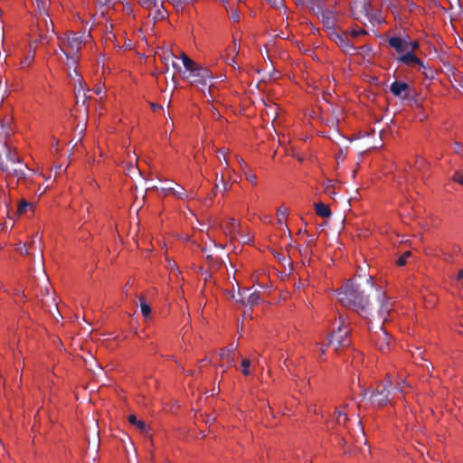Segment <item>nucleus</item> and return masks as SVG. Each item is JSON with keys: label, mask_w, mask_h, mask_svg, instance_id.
<instances>
[{"label": "nucleus", "mask_w": 463, "mask_h": 463, "mask_svg": "<svg viewBox=\"0 0 463 463\" xmlns=\"http://www.w3.org/2000/svg\"><path fill=\"white\" fill-rule=\"evenodd\" d=\"M212 88H213V85H210L209 88H208V92H209L210 97L213 99V96L212 94Z\"/></svg>", "instance_id": "e2e57ef3"}, {"label": "nucleus", "mask_w": 463, "mask_h": 463, "mask_svg": "<svg viewBox=\"0 0 463 463\" xmlns=\"http://www.w3.org/2000/svg\"><path fill=\"white\" fill-rule=\"evenodd\" d=\"M245 177L246 179L250 182L252 184H257V175L255 174H252V173H246L245 174Z\"/></svg>", "instance_id": "473e14b6"}, {"label": "nucleus", "mask_w": 463, "mask_h": 463, "mask_svg": "<svg viewBox=\"0 0 463 463\" xmlns=\"http://www.w3.org/2000/svg\"><path fill=\"white\" fill-rule=\"evenodd\" d=\"M458 279L461 280L463 279V269H460L458 273Z\"/></svg>", "instance_id": "5fc2aeb1"}, {"label": "nucleus", "mask_w": 463, "mask_h": 463, "mask_svg": "<svg viewBox=\"0 0 463 463\" xmlns=\"http://www.w3.org/2000/svg\"><path fill=\"white\" fill-rule=\"evenodd\" d=\"M27 165L22 162L16 149L13 148L6 140L0 138V170L18 178H25Z\"/></svg>", "instance_id": "f03ea898"}, {"label": "nucleus", "mask_w": 463, "mask_h": 463, "mask_svg": "<svg viewBox=\"0 0 463 463\" xmlns=\"http://www.w3.org/2000/svg\"><path fill=\"white\" fill-rule=\"evenodd\" d=\"M11 134L12 128L10 124L8 122H2L0 128V138H2L3 140H6L9 143L8 138L10 137Z\"/></svg>", "instance_id": "6ab92c4d"}, {"label": "nucleus", "mask_w": 463, "mask_h": 463, "mask_svg": "<svg viewBox=\"0 0 463 463\" xmlns=\"http://www.w3.org/2000/svg\"><path fill=\"white\" fill-rule=\"evenodd\" d=\"M277 215H278V220H277L278 224L283 225L287 219V216H288V209L284 208L282 206L279 207L277 209Z\"/></svg>", "instance_id": "4be33fe9"}, {"label": "nucleus", "mask_w": 463, "mask_h": 463, "mask_svg": "<svg viewBox=\"0 0 463 463\" xmlns=\"http://www.w3.org/2000/svg\"><path fill=\"white\" fill-rule=\"evenodd\" d=\"M74 75L80 77V75H79V73H78V71L76 70L73 71V73H70V77L73 78Z\"/></svg>", "instance_id": "bf43d9fd"}, {"label": "nucleus", "mask_w": 463, "mask_h": 463, "mask_svg": "<svg viewBox=\"0 0 463 463\" xmlns=\"http://www.w3.org/2000/svg\"><path fill=\"white\" fill-rule=\"evenodd\" d=\"M367 394V391L365 389L363 390V396L365 397V395Z\"/></svg>", "instance_id": "774afa93"}, {"label": "nucleus", "mask_w": 463, "mask_h": 463, "mask_svg": "<svg viewBox=\"0 0 463 463\" xmlns=\"http://www.w3.org/2000/svg\"><path fill=\"white\" fill-rule=\"evenodd\" d=\"M94 92L99 95L102 92V89L100 87H98L94 90Z\"/></svg>", "instance_id": "6e6d98bb"}, {"label": "nucleus", "mask_w": 463, "mask_h": 463, "mask_svg": "<svg viewBox=\"0 0 463 463\" xmlns=\"http://www.w3.org/2000/svg\"><path fill=\"white\" fill-rule=\"evenodd\" d=\"M79 85L78 86H75L74 90H75V96H76V103L79 104L80 103V95L82 93V100H81V103L83 106L86 105V102H87V99L90 98V96H88L85 92V83L82 81V79L80 77L79 78Z\"/></svg>", "instance_id": "2eb2a0df"}, {"label": "nucleus", "mask_w": 463, "mask_h": 463, "mask_svg": "<svg viewBox=\"0 0 463 463\" xmlns=\"http://www.w3.org/2000/svg\"><path fill=\"white\" fill-rule=\"evenodd\" d=\"M392 391V383L391 380H386L382 384L378 385L375 392L372 394L371 399L379 407L383 406L391 402L390 395Z\"/></svg>", "instance_id": "20e7f679"}, {"label": "nucleus", "mask_w": 463, "mask_h": 463, "mask_svg": "<svg viewBox=\"0 0 463 463\" xmlns=\"http://www.w3.org/2000/svg\"><path fill=\"white\" fill-rule=\"evenodd\" d=\"M128 422L134 426L137 430H139L141 432H146L147 431V426L144 420H137V416L135 414H130L128 418Z\"/></svg>", "instance_id": "f3484780"}, {"label": "nucleus", "mask_w": 463, "mask_h": 463, "mask_svg": "<svg viewBox=\"0 0 463 463\" xmlns=\"http://www.w3.org/2000/svg\"><path fill=\"white\" fill-rule=\"evenodd\" d=\"M231 187H232V185H231V184H229L228 183H224V184H222V193H225V192H227L228 190H230V189H231Z\"/></svg>", "instance_id": "8fccbe9b"}, {"label": "nucleus", "mask_w": 463, "mask_h": 463, "mask_svg": "<svg viewBox=\"0 0 463 463\" xmlns=\"http://www.w3.org/2000/svg\"><path fill=\"white\" fill-rule=\"evenodd\" d=\"M238 297L236 298L234 295L232 298L236 302H241L243 306H255L259 303L260 297V293L257 291L250 292L249 288H243L241 291L239 290Z\"/></svg>", "instance_id": "0eeeda50"}, {"label": "nucleus", "mask_w": 463, "mask_h": 463, "mask_svg": "<svg viewBox=\"0 0 463 463\" xmlns=\"http://www.w3.org/2000/svg\"><path fill=\"white\" fill-rule=\"evenodd\" d=\"M38 20V26L41 28L43 25L45 26L46 33H39V39L37 42H43L47 39L49 31H52V33H54V24L52 19H50L49 14H43L41 16H37Z\"/></svg>", "instance_id": "f8f14e48"}, {"label": "nucleus", "mask_w": 463, "mask_h": 463, "mask_svg": "<svg viewBox=\"0 0 463 463\" xmlns=\"http://www.w3.org/2000/svg\"><path fill=\"white\" fill-rule=\"evenodd\" d=\"M4 38H5V35H4V33H2V34L0 35V40L2 43L4 42Z\"/></svg>", "instance_id": "338daca9"}, {"label": "nucleus", "mask_w": 463, "mask_h": 463, "mask_svg": "<svg viewBox=\"0 0 463 463\" xmlns=\"http://www.w3.org/2000/svg\"><path fill=\"white\" fill-rule=\"evenodd\" d=\"M187 75H184V79L189 80L192 85H194L200 89H202L204 96H206L205 90H203L208 82L213 78V75L210 70L206 67H203L200 64H197L189 71H187Z\"/></svg>", "instance_id": "7ed1b4c3"}, {"label": "nucleus", "mask_w": 463, "mask_h": 463, "mask_svg": "<svg viewBox=\"0 0 463 463\" xmlns=\"http://www.w3.org/2000/svg\"><path fill=\"white\" fill-rule=\"evenodd\" d=\"M411 256V251L404 252L402 256L399 257L397 260V264L399 266H404L407 262V259Z\"/></svg>", "instance_id": "cd10ccee"}, {"label": "nucleus", "mask_w": 463, "mask_h": 463, "mask_svg": "<svg viewBox=\"0 0 463 463\" xmlns=\"http://www.w3.org/2000/svg\"><path fill=\"white\" fill-rule=\"evenodd\" d=\"M349 331L342 323L336 331H334L329 336V345H334L335 350L340 347L347 346L350 344L348 339Z\"/></svg>", "instance_id": "39448f33"}, {"label": "nucleus", "mask_w": 463, "mask_h": 463, "mask_svg": "<svg viewBox=\"0 0 463 463\" xmlns=\"http://www.w3.org/2000/svg\"><path fill=\"white\" fill-rule=\"evenodd\" d=\"M406 385V383L405 381L402 380L400 381L398 383H397V386L392 388V391L394 392H402L403 391V387Z\"/></svg>", "instance_id": "e433bc0d"}, {"label": "nucleus", "mask_w": 463, "mask_h": 463, "mask_svg": "<svg viewBox=\"0 0 463 463\" xmlns=\"http://www.w3.org/2000/svg\"><path fill=\"white\" fill-rule=\"evenodd\" d=\"M383 296V290L375 285L373 276L365 279L364 287L360 284L354 285L352 280H349L342 289L337 291L338 300L341 304L358 313H367L372 297L381 298Z\"/></svg>", "instance_id": "f257e3e1"}, {"label": "nucleus", "mask_w": 463, "mask_h": 463, "mask_svg": "<svg viewBox=\"0 0 463 463\" xmlns=\"http://www.w3.org/2000/svg\"><path fill=\"white\" fill-rule=\"evenodd\" d=\"M337 413V421L341 423V418H343L344 421L347 420L346 414L342 411H336Z\"/></svg>", "instance_id": "a19ab883"}, {"label": "nucleus", "mask_w": 463, "mask_h": 463, "mask_svg": "<svg viewBox=\"0 0 463 463\" xmlns=\"http://www.w3.org/2000/svg\"><path fill=\"white\" fill-rule=\"evenodd\" d=\"M82 43L83 40L81 34H80L79 33H72L67 37V46L69 51L66 52L62 48L61 49V51L64 53L68 60L73 59L72 55L76 54L80 51Z\"/></svg>", "instance_id": "1a4fd4ad"}, {"label": "nucleus", "mask_w": 463, "mask_h": 463, "mask_svg": "<svg viewBox=\"0 0 463 463\" xmlns=\"http://www.w3.org/2000/svg\"><path fill=\"white\" fill-rule=\"evenodd\" d=\"M218 159L222 162V159H223L226 163V165H228V162L226 161V158H225V154L222 150H219L218 151Z\"/></svg>", "instance_id": "79ce46f5"}, {"label": "nucleus", "mask_w": 463, "mask_h": 463, "mask_svg": "<svg viewBox=\"0 0 463 463\" xmlns=\"http://www.w3.org/2000/svg\"><path fill=\"white\" fill-rule=\"evenodd\" d=\"M37 2V16L47 14L49 0H36Z\"/></svg>", "instance_id": "aec40b11"}, {"label": "nucleus", "mask_w": 463, "mask_h": 463, "mask_svg": "<svg viewBox=\"0 0 463 463\" xmlns=\"http://www.w3.org/2000/svg\"><path fill=\"white\" fill-rule=\"evenodd\" d=\"M454 81L458 84L459 88L463 89V74H454Z\"/></svg>", "instance_id": "7c9ffc66"}, {"label": "nucleus", "mask_w": 463, "mask_h": 463, "mask_svg": "<svg viewBox=\"0 0 463 463\" xmlns=\"http://www.w3.org/2000/svg\"><path fill=\"white\" fill-rule=\"evenodd\" d=\"M220 183H222V184H224V183H226V181H225V179H224V176H223V175H222V176H221V178H220Z\"/></svg>", "instance_id": "69168bd1"}, {"label": "nucleus", "mask_w": 463, "mask_h": 463, "mask_svg": "<svg viewBox=\"0 0 463 463\" xmlns=\"http://www.w3.org/2000/svg\"><path fill=\"white\" fill-rule=\"evenodd\" d=\"M409 88L408 83L395 80L391 84L390 90L394 96L405 99L408 97L407 90Z\"/></svg>", "instance_id": "ddd939ff"}, {"label": "nucleus", "mask_w": 463, "mask_h": 463, "mask_svg": "<svg viewBox=\"0 0 463 463\" xmlns=\"http://www.w3.org/2000/svg\"><path fill=\"white\" fill-rule=\"evenodd\" d=\"M228 357H233V354L228 353L226 349H222L220 353V358L225 362Z\"/></svg>", "instance_id": "c9c22d12"}, {"label": "nucleus", "mask_w": 463, "mask_h": 463, "mask_svg": "<svg viewBox=\"0 0 463 463\" xmlns=\"http://www.w3.org/2000/svg\"><path fill=\"white\" fill-rule=\"evenodd\" d=\"M316 213L322 218H329L332 215V212L328 205L323 203H317L315 204Z\"/></svg>", "instance_id": "dca6fc26"}, {"label": "nucleus", "mask_w": 463, "mask_h": 463, "mask_svg": "<svg viewBox=\"0 0 463 463\" xmlns=\"http://www.w3.org/2000/svg\"><path fill=\"white\" fill-rule=\"evenodd\" d=\"M234 365H235V363H234L233 357H228V359L225 361V364H223V366H225L226 368H230Z\"/></svg>", "instance_id": "ea45409f"}, {"label": "nucleus", "mask_w": 463, "mask_h": 463, "mask_svg": "<svg viewBox=\"0 0 463 463\" xmlns=\"http://www.w3.org/2000/svg\"><path fill=\"white\" fill-rule=\"evenodd\" d=\"M372 337L375 343L376 347L382 353L384 354L391 350L392 337L385 330H383L382 326H380V332H375Z\"/></svg>", "instance_id": "423d86ee"}, {"label": "nucleus", "mask_w": 463, "mask_h": 463, "mask_svg": "<svg viewBox=\"0 0 463 463\" xmlns=\"http://www.w3.org/2000/svg\"><path fill=\"white\" fill-rule=\"evenodd\" d=\"M425 164V160L422 159V158H419L417 159L416 161V166L419 168V169H421V167L424 165Z\"/></svg>", "instance_id": "49530a36"}, {"label": "nucleus", "mask_w": 463, "mask_h": 463, "mask_svg": "<svg viewBox=\"0 0 463 463\" xmlns=\"http://www.w3.org/2000/svg\"><path fill=\"white\" fill-rule=\"evenodd\" d=\"M74 75L80 77V75H79V73H78V71L76 70L73 71V73H70V77L73 78Z\"/></svg>", "instance_id": "13d9d810"}, {"label": "nucleus", "mask_w": 463, "mask_h": 463, "mask_svg": "<svg viewBox=\"0 0 463 463\" xmlns=\"http://www.w3.org/2000/svg\"><path fill=\"white\" fill-rule=\"evenodd\" d=\"M399 61L405 65L418 64L421 68H425L423 61L419 59L413 52H407L399 58Z\"/></svg>", "instance_id": "4468645a"}, {"label": "nucleus", "mask_w": 463, "mask_h": 463, "mask_svg": "<svg viewBox=\"0 0 463 463\" xmlns=\"http://www.w3.org/2000/svg\"><path fill=\"white\" fill-rule=\"evenodd\" d=\"M366 33H367V32L365 30H364V29L353 30L351 32V35L353 37H358L360 35H364V34H366Z\"/></svg>", "instance_id": "4c0bfd02"}, {"label": "nucleus", "mask_w": 463, "mask_h": 463, "mask_svg": "<svg viewBox=\"0 0 463 463\" xmlns=\"http://www.w3.org/2000/svg\"><path fill=\"white\" fill-rule=\"evenodd\" d=\"M204 420H205L206 423H212V422H213L215 420V418L213 416L210 415V414H206Z\"/></svg>", "instance_id": "de8ad7c7"}, {"label": "nucleus", "mask_w": 463, "mask_h": 463, "mask_svg": "<svg viewBox=\"0 0 463 463\" xmlns=\"http://www.w3.org/2000/svg\"><path fill=\"white\" fill-rule=\"evenodd\" d=\"M29 207H32V204L27 203L26 201H23L19 203L17 211L19 213H24Z\"/></svg>", "instance_id": "c756f323"}, {"label": "nucleus", "mask_w": 463, "mask_h": 463, "mask_svg": "<svg viewBox=\"0 0 463 463\" xmlns=\"http://www.w3.org/2000/svg\"><path fill=\"white\" fill-rule=\"evenodd\" d=\"M138 3L145 8H156L158 5L157 0H137Z\"/></svg>", "instance_id": "a878e982"}, {"label": "nucleus", "mask_w": 463, "mask_h": 463, "mask_svg": "<svg viewBox=\"0 0 463 463\" xmlns=\"http://www.w3.org/2000/svg\"><path fill=\"white\" fill-rule=\"evenodd\" d=\"M332 188H333V184H331V181H327L325 184H324V190H325V193L327 194L328 195H333L335 194V193L332 191Z\"/></svg>", "instance_id": "2f4dec72"}, {"label": "nucleus", "mask_w": 463, "mask_h": 463, "mask_svg": "<svg viewBox=\"0 0 463 463\" xmlns=\"http://www.w3.org/2000/svg\"><path fill=\"white\" fill-rule=\"evenodd\" d=\"M172 194L177 196L178 198H183L184 195V193L182 191H175V189Z\"/></svg>", "instance_id": "603ef678"}, {"label": "nucleus", "mask_w": 463, "mask_h": 463, "mask_svg": "<svg viewBox=\"0 0 463 463\" xmlns=\"http://www.w3.org/2000/svg\"><path fill=\"white\" fill-rule=\"evenodd\" d=\"M239 226V222L234 218H230L227 223L226 229L229 230L230 232H234Z\"/></svg>", "instance_id": "bb28decb"}, {"label": "nucleus", "mask_w": 463, "mask_h": 463, "mask_svg": "<svg viewBox=\"0 0 463 463\" xmlns=\"http://www.w3.org/2000/svg\"><path fill=\"white\" fill-rule=\"evenodd\" d=\"M74 75L80 77V75H79V73H78V71L76 70L73 71V73H70V77L73 78Z\"/></svg>", "instance_id": "052dcab7"}, {"label": "nucleus", "mask_w": 463, "mask_h": 463, "mask_svg": "<svg viewBox=\"0 0 463 463\" xmlns=\"http://www.w3.org/2000/svg\"><path fill=\"white\" fill-rule=\"evenodd\" d=\"M218 159L222 162V159H223L226 163V165H228V162L226 161V158H225V154L222 150H219L218 151Z\"/></svg>", "instance_id": "37998d69"}, {"label": "nucleus", "mask_w": 463, "mask_h": 463, "mask_svg": "<svg viewBox=\"0 0 463 463\" xmlns=\"http://www.w3.org/2000/svg\"><path fill=\"white\" fill-rule=\"evenodd\" d=\"M174 6L180 7L187 4L191 0H168Z\"/></svg>", "instance_id": "72a5a7b5"}, {"label": "nucleus", "mask_w": 463, "mask_h": 463, "mask_svg": "<svg viewBox=\"0 0 463 463\" xmlns=\"http://www.w3.org/2000/svg\"><path fill=\"white\" fill-rule=\"evenodd\" d=\"M460 148H461V144L460 143H458V142H455L454 143V149H455V152L457 154H459L460 153Z\"/></svg>", "instance_id": "3c124183"}, {"label": "nucleus", "mask_w": 463, "mask_h": 463, "mask_svg": "<svg viewBox=\"0 0 463 463\" xmlns=\"http://www.w3.org/2000/svg\"><path fill=\"white\" fill-rule=\"evenodd\" d=\"M140 300V310L145 317H148L151 314V307L150 306L144 301V298L142 297L139 298Z\"/></svg>", "instance_id": "5701e85b"}, {"label": "nucleus", "mask_w": 463, "mask_h": 463, "mask_svg": "<svg viewBox=\"0 0 463 463\" xmlns=\"http://www.w3.org/2000/svg\"><path fill=\"white\" fill-rule=\"evenodd\" d=\"M250 365V361L249 359L242 360V362H241L242 371L241 372L244 375L250 374V370H249Z\"/></svg>", "instance_id": "c85d7f7f"}, {"label": "nucleus", "mask_w": 463, "mask_h": 463, "mask_svg": "<svg viewBox=\"0 0 463 463\" xmlns=\"http://www.w3.org/2000/svg\"><path fill=\"white\" fill-rule=\"evenodd\" d=\"M15 250L21 255H28L29 254V245L28 243H24L22 241L18 242L15 245Z\"/></svg>", "instance_id": "393cba45"}, {"label": "nucleus", "mask_w": 463, "mask_h": 463, "mask_svg": "<svg viewBox=\"0 0 463 463\" xmlns=\"http://www.w3.org/2000/svg\"><path fill=\"white\" fill-rule=\"evenodd\" d=\"M237 348L236 345H234L233 344H230L227 347H225L224 349L227 350L228 353H231L232 354H233V352L235 351V349Z\"/></svg>", "instance_id": "c03bdc74"}, {"label": "nucleus", "mask_w": 463, "mask_h": 463, "mask_svg": "<svg viewBox=\"0 0 463 463\" xmlns=\"http://www.w3.org/2000/svg\"><path fill=\"white\" fill-rule=\"evenodd\" d=\"M273 7L279 8L283 5V0H267Z\"/></svg>", "instance_id": "58836bf2"}, {"label": "nucleus", "mask_w": 463, "mask_h": 463, "mask_svg": "<svg viewBox=\"0 0 463 463\" xmlns=\"http://www.w3.org/2000/svg\"><path fill=\"white\" fill-rule=\"evenodd\" d=\"M151 106H152V109H153L154 110H156V109H161V108H162L160 105H156V104H154V103H152V104H151Z\"/></svg>", "instance_id": "4d7b16f0"}, {"label": "nucleus", "mask_w": 463, "mask_h": 463, "mask_svg": "<svg viewBox=\"0 0 463 463\" xmlns=\"http://www.w3.org/2000/svg\"><path fill=\"white\" fill-rule=\"evenodd\" d=\"M377 300L380 302V306L378 308V316L379 318L383 320V324L388 320V317L390 315V312L392 311V304L391 302V299L386 296L385 292L383 291V296L381 298H376Z\"/></svg>", "instance_id": "9b49d317"}, {"label": "nucleus", "mask_w": 463, "mask_h": 463, "mask_svg": "<svg viewBox=\"0 0 463 463\" xmlns=\"http://www.w3.org/2000/svg\"><path fill=\"white\" fill-rule=\"evenodd\" d=\"M163 192H170V193H173L174 191V188L172 187H168V186H165V187H162L161 188Z\"/></svg>", "instance_id": "864d4df0"}, {"label": "nucleus", "mask_w": 463, "mask_h": 463, "mask_svg": "<svg viewBox=\"0 0 463 463\" xmlns=\"http://www.w3.org/2000/svg\"><path fill=\"white\" fill-rule=\"evenodd\" d=\"M29 245V249H36L38 248L39 250H40V253H41V256L43 257V249H42V238H36L33 237L31 241V242L28 244Z\"/></svg>", "instance_id": "b1692460"}, {"label": "nucleus", "mask_w": 463, "mask_h": 463, "mask_svg": "<svg viewBox=\"0 0 463 463\" xmlns=\"http://www.w3.org/2000/svg\"><path fill=\"white\" fill-rule=\"evenodd\" d=\"M391 47L394 48L398 52H413L419 48V43L416 41L407 42L401 37H391L388 41Z\"/></svg>", "instance_id": "6e6552de"}, {"label": "nucleus", "mask_w": 463, "mask_h": 463, "mask_svg": "<svg viewBox=\"0 0 463 463\" xmlns=\"http://www.w3.org/2000/svg\"><path fill=\"white\" fill-rule=\"evenodd\" d=\"M112 0H99V2L103 5H108L111 2Z\"/></svg>", "instance_id": "680f3d73"}, {"label": "nucleus", "mask_w": 463, "mask_h": 463, "mask_svg": "<svg viewBox=\"0 0 463 463\" xmlns=\"http://www.w3.org/2000/svg\"><path fill=\"white\" fill-rule=\"evenodd\" d=\"M157 15H158V16H160L161 18H163V17H164V14H163V12H162V11H160V10H158V11H157Z\"/></svg>", "instance_id": "0e129e2a"}, {"label": "nucleus", "mask_w": 463, "mask_h": 463, "mask_svg": "<svg viewBox=\"0 0 463 463\" xmlns=\"http://www.w3.org/2000/svg\"><path fill=\"white\" fill-rule=\"evenodd\" d=\"M206 260L209 263L211 270H217L224 264L223 260L214 258L213 255L210 254L206 256Z\"/></svg>", "instance_id": "a211bd4d"}, {"label": "nucleus", "mask_w": 463, "mask_h": 463, "mask_svg": "<svg viewBox=\"0 0 463 463\" xmlns=\"http://www.w3.org/2000/svg\"><path fill=\"white\" fill-rule=\"evenodd\" d=\"M332 39L345 53L354 54L355 52V47L354 43L349 40L346 32L343 33H334L332 34Z\"/></svg>", "instance_id": "9d476101"}, {"label": "nucleus", "mask_w": 463, "mask_h": 463, "mask_svg": "<svg viewBox=\"0 0 463 463\" xmlns=\"http://www.w3.org/2000/svg\"><path fill=\"white\" fill-rule=\"evenodd\" d=\"M182 61L185 68L186 72L196 66L198 63L190 59L185 53H182Z\"/></svg>", "instance_id": "412c9836"}, {"label": "nucleus", "mask_w": 463, "mask_h": 463, "mask_svg": "<svg viewBox=\"0 0 463 463\" xmlns=\"http://www.w3.org/2000/svg\"><path fill=\"white\" fill-rule=\"evenodd\" d=\"M231 18H232L233 21L238 22V21H239V18H240L239 14H238L236 11H233V12L232 13Z\"/></svg>", "instance_id": "09e8293b"}, {"label": "nucleus", "mask_w": 463, "mask_h": 463, "mask_svg": "<svg viewBox=\"0 0 463 463\" xmlns=\"http://www.w3.org/2000/svg\"><path fill=\"white\" fill-rule=\"evenodd\" d=\"M226 62H227V64H229V65L232 66L233 68H235L236 61H235V57L234 56L228 58L226 60Z\"/></svg>", "instance_id": "a18cd8bd"}, {"label": "nucleus", "mask_w": 463, "mask_h": 463, "mask_svg": "<svg viewBox=\"0 0 463 463\" xmlns=\"http://www.w3.org/2000/svg\"><path fill=\"white\" fill-rule=\"evenodd\" d=\"M452 179L463 185V174L460 172H456L452 177Z\"/></svg>", "instance_id": "f704fd0d"}]
</instances>
